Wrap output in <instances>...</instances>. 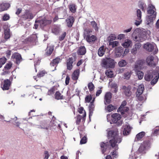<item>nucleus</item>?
I'll return each mask as SVG.
<instances>
[{
    "label": "nucleus",
    "mask_w": 159,
    "mask_h": 159,
    "mask_svg": "<svg viewBox=\"0 0 159 159\" xmlns=\"http://www.w3.org/2000/svg\"><path fill=\"white\" fill-rule=\"evenodd\" d=\"M119 136V132L117 129L110 130L108 132L107 137L109 139V142L105 143L102 142L100 143L101 149L102 154H104L106 152L107 148L111 147L110 141L112 140L113 142H115L116 141V138H118Z\"/></svg>",
    "instance_id": "f257e3e1"
},
{
    "label": "nucleus",
    "mask_w": 159,
    "mask_h": 159,
    "mask_svg": "<svg viewBox=\"0 0 159 159\" xmlns=\"http://www.w3.org/2000/svg\"><path fill=\"white\" fill-rule=\"evenodd\" d=\"M155 75V77L151 82V84L152 85H154L156 83L159 78V72L158 70H147L144 76L145 80L147 81H150Z\"/></svg>",
    "instance_id": "f03ea898"
},
{
    "label": "nucleus",
    "mask_w": 159,
    "mask_h": 159,
    "mask_svg": "<svg viewBox=\"0 0 159 159\" xmlns=\"http://www.w3.org/2000/svg\"><path fill=\"white\" fill-rule=\"evenodd\" d=\"M116 141L115 142H112V140H111L110 143L111 144V147L114 149L111 152V154L113 157H116L118 156L117 150L119 149L118 144L120 143L122 140V138L120 136L118 138H116Z\"/></svg>",
    "instance_id": "7ed1b4c3"
},
{
    "label": "nucleus",
    "mask_w": 159,
    "mask_h": 159,
    "mask_svg": "<svg viewBox=\"0 0 159 159\" xmlns=\"http://www.w3.org/2000/svg\"><path fill=\"white\" fill-rule=\"evenodd\" d=\"M102 66L106 69L114 68L115 62L114 59L111 58H106L102 60Z\"/></svg>",
    "instance_id": "20e7f679"
},
{
    "label": "nucleus",
    "mask_w": 159,
    "mask_h": 159,
    "mask_svg": "<svg viewBox=\"0 0 159 159\" xmlns=\"http://www.w3.org/2000/svg\"><path fill=\"white\" fill-rule=\"evenodd\" d=\"M151 139L149 138L148 139L145 140L142 143L138 149L139 152L142 153L147 149L150 148Z\"/></svg>",
    "instance_id": "39448f33"
},
{
    "label": "nucleus",
    "mask_w": 159,
    "mask_h": 159,
    "mask_svg": "<svg viewBox=\"0 0 159 159\" xmlns=\"http://www.w3.org/2000/svg\"><path fill=\"white\" fill-rule=\"evenodd\" d=\"M143 48L148 52L153 51V54H156L158 51V49L155 44L149 43H147L144 44L143 45Z\"/></svg>",
    "instance_id": "423d86ee"
},
{
    "label": "nucleus",
    "mask_w": 159,
    "mask_h": 159,
    "mask_svg": "<svg viewBox=\"0 0 159 159\" xmlns=\"http://www.w3.org/2000/svg\"><path fill=\"white\" fill-rule=\"evenodd\" d=\"M146 61L148 66L153 68L156 66L158 61L154 59L153 56L151 55L147 57Z\"/></svg>",
    "instance_id": "0eeeda50"
},
{
    "label": "nucleus",
    "mask_w": 159,
    "mask_h": 159,
    "mask_svg": "<svg viewBox=\"0 0 159 159\" xmlns=\"http://www.w3.org/2000/svg\"><path fill=\"white\" fill-rule=\"evenodd\" d=\"M11 83V81L10 80H5L1 84V88L3 90H8L9 89Z\"/></svg>",
    "instance_id": "6e6552de"
},
{
    "label": "nucleus",
    "mask_w": 159,
    "mask_h": 159,
    "mask_svg": "<svg viewBox=\"0 0 159 159\" xmlns=\"http://www.w3.org/2000/svg\"><path fill=\"white\" fill-rule=\"evenodd\" d=\"M34 17V15L28 10H25L24 13L21 16V18L24 20H26L29 19L32 20Z\"/></svg>",
    "instance_id": "1a4fd4ad"
},
{
    "label": "nucleus",
    "mask_w": 159,
    "mask_h": 159,
    "mask_svg": "<svg viewBox=\"0 0 159 159\" xmlns=\"http://www.w3.org/2000/svg\"><path fill=\"white\" fill-rule=\"evenodd\" d=\"M52 22L51 20H48L45 18H44L40 20L35 21V23H38L39 24L40 26L41 27L50 24Z\"/></svg>",
    "instance_id": "9d476101"
},
{
    "label": "nucleus",
    "mask_w": 159,
    "mask_h": 159,
    "mask_svg": "<svg viewBox=\"0 0 159 159\" xmlns=\"http://www.w3.org/2000/svg\"><path fill=\"white\" fill-rule=\"evenodd\" d=\"M11 58L14 60V61L17 64H19L22 61L21 56L17 53H14L11 56Z\"/></svg>",
    "instance_id": "9b49d317"
},
{
    "label": "nucleus",
    "mask_w": 159,
    "mask_h": 159,
    "mask_svg": "<svg viewBox=\"0 0 159 159\" xmlns=\"http://www.w3.org/2000/svg\"><path fill=\"white\" fill-rule=\"evenodd\" d=\"M86 116V112L84 111V114L82 116L80 115H78L76 117V123L77 125H80L81 122V121L82 120V122L84 124Z\"/></svg>",
    "instance_id": "f8f14e48"
},
{
    "label": "nucleus",
    "mask_w": 159,
    "mask_h": 159,
    "mask_svg": "<svg viewBox=\"0 0 159 159\" xmlns=\"http://www.w3.org/2000/svg\"><path fill=\"white\" fill-rule=\"evenodd\" d=\"M112 94L111 93L108 92L106 93L104 98V103L105 105L109 104L111 102Z\"/></svg>",
    "instance_id": "ddd939ff"
},
{
    "label": "nucleus",
    "mask_w": 159,
    "mask_h": 159,
    "mask_svg": "<svg viewBox=\"0 0 159 159\" xmlns=\"http://www.w3.org/2000/svg\"><path fill=\"white\" fill-rule=\"evenodd\" d=\"M75 61L74 58L73 57H70L66 60L67 69L69 70L72 69L73 67V64Z\"/></svg>",
    "instance_id": "4468645a"
},
{
    "label": "nucleus",
    "mask_w": 159,
    "mask_h": 159,
    "mask_svg": "<svg viewBox=\"0 0 159 159\" xmlns=\"http://www.w3.org/2000/svg\"><path fill=\"white\" fill-rule=\"evenodd\" d=\"M75 18L73 16H69L66 20L67 26L69 28L72 27L75 22Z\"/></svg>",
    "instance_id": "2eb2a0df"
},
{
    "label": "nucleus",
    "mask_w": 159,
    "mask_h": 159,
    "mask_svg": "<svg viewBox=\"0 0 159 159\" xmlns=\"http://www.w3.org/2000/svg\"><path fill=\"white\" fill-rule=\"evenodd\" d=\"M121 118V116L118 113H114L111 115V120L113 123H117Z\"/></svg>",
    "instance_id": "dca6fc26"
},
{
    "label": "nucleus",
    "mask_w": 159,
    "mask_h": 159,
    "mask_svg": "<svg viewBox=\"0 0 159 159\" xmlns=\"http://www.w3.org/2000/svg\"><path fill=\"white\" fill-rule=\"evenodd\" d=\"M37 39V36L35 34L31 35L30 37L25 39L23 42L25 43L35 41Z\"/></svg>",
    "instance_id": "f3484780"
},
{
    "label": "nucleus",
    "mask_w": 159,
    "mask_h": 159,
    "mask_svg": "<svg viewBox=\"0 0 159 159\" xmlns=\"http://www.w3.org/2000/svg\"><path fill=\"white\" fill-rule=\"evenodd\" d=\"M11 5L9 3H2L0 4V12L7 11L10 7Z\"/></svg>",
    "instance_id": "a211bd4d"
},
{
    "label": "nucleus",
    "mask_w": 159,
    "mask_h": 159,
    "mask_svg": "<svg viewBox=\"0 0 159 159\" xmlns=\"http://www.w3.org/2000/svg\"><path fill=\"white\" fill-rule=\"evenodd\" d=\"M80 73L79 69H76L74 71L71 75L72 79L74 80H77L79 78Z\"/></svg>",
    "instance_id": "6ab92c4d"
},
{
    "label": "nucleus",
    "mask_w": 159,
    "mask_h": 159,
    "mask_svg": "<svg viewBox=\"0 0 159 159\" xmlns=\"http://www.w3.org/2000/svg\"><path fill=\"white\" fill-rule=\"evenodd\" d=\"M123 51L124 49L122 47H119L116 48L115 50V53L116 57H118L121 56Z\"/></svg>",
    "instance_id": "aec40b11"
},
{
    "label": "nucleus",
    "mask_w": 159,
    "mask_h": 159,
    "mask_svg": "<svg viewBox=\"0 0 159 159\" xmlns=\"http://www.w3.org/2000/svg\"><path fill=\"white\" fill-rule=\"evenodd\" d=\"M156 9L155 7L152 5L151 4L149 5L147 10V13L148 14L150 15L154 14L155 13Z\"/></svg>",
    "instance_id": "412c9836"
},
{
    "label": "nucleus",
    "mask_w": 159,
    "mask_h": 159,
    "mask_svg": "<svg viewBox=\"0 0 159 159\" xmlns=\"http://www.w3.org/2000/svg\"><path fill=\"white\" fill-rule=\"evenodd\" d=\"M141 46V44L139 43L135 44L133 48L131 50V53L133 54H136L137 52V50L140 48Z\"/></svg>",
    "instance_id": "4be33fe9"
},
{
    "label": "nucleus",
    "mask_w": 159,
    "mask_h": 159,
    "mask_svg": "<svg viewBox=\"0 0 159 159\" xmlns=\"http://www.w3.org/2000/svg\"><path fill=\"white\" fill-rule=\"evenodd\" d=\"M157 13L156 12L154 14L150 15L147 16V21L148 24H149L151 22H153V20L155 18L156 16Z\"/></svg>",
    "instance_id": "5701e85b"
},
{
    "label": "nucleus",
    "mask_w": 159,
    "mask_h": 159,
    "mask_svg": "<svg viewBox=\"0 0 159 159\" xmlns=\"http://www.w3.org/2000/svg\"><path fill=\"white\" fill-rule=\"evenodd\" d=\"M145 63V61L143 59H139L136 61L135 64V68H137L139 67H141Z\"/></svg>",
    "instance_id": "b1692460"
},
{
    "label": "nucleus",
    "mask_w": 159,
    "mask_h": 159,
    "mask_svg": "<svg viewBox=\"0 0 159 159\" xmlns=\"http://www.w3.org/2000/svg\"><path fill=\"white\" fill-rule=\"evenodd\" d=\"M131 129L129 125H126L124 126V130L123 131V134L125 135H127L129 134Z\"/></svg>",
    "instance_id": "393cba45"
},
{
    "label": "nucleus",
    "mask_w": 159,
    "mask_h": 159,
    "mask_svg": "<svg viewBox=\"0 0 159 159\" xmlns=\"http://www.w3.org/2000/svg\"><path fill=\"white\" fill-rule=\"evenodd\" d=\"M54 98L55 99L59 100H62L64 99V97L59 91H57L54 94Z\"/></svg>",
    "instance_id": "a878e982"
},
{
    "label": "nucleus",
    "mask_w": 159,
    "mask_h": 159,
    "mask_svg": "<svg viewBox=\"0 0 159 159\" xmlns=\"http://www.w3.org/2000/svg\"><path fill=\"white\" fill-rule=\"evenodd\" d=\"M61 61V59L59 57H57L53 59L52 61L50 63V65L51 66H57L58 63Z\"/></svg>",
    "instance_id": "bb28decb"
},
{
    "label": "nucleus",
    "mask_w": 159,
    "mask_h": 159,
    "mask_svg": "<svg viewBox=\"0 0 159 159\" xmlns=\"http://www.w3.org/2000/svg\"><path fill=\"white\" fill-rule=\"evenodd\" d=\"M117 107L116 106L110 104L105 107V109L108 112H111L114 110L116 109Z\"/></svg>",
    "instance_id": "cd10ccee"
},
{
    "label": "nucleus",
    "mask_w": 159,
    "mask_h": 159,
    "mask_svg": "<svg viewBox=\"0 0 159 159\" xmlns=\"http://www.w3.org/2000/svg\"><path fill=\"white\" fill-rule=\"evenodd\" d=\"M86 49L84 46H82L80 47L78 51V54L79 55H83L86 52Z\"/></svg>",
    "instance_id": "c85d7f7f"
},
{
    "label": "nucleus",
    "mask_w": 159,
    "mask_h": 159,
    "mask_svg": "<svg viewBox=\"0 0 159 159\" xmlns=\"http://www.w3.org/2000/svg\"><path fill=\"white\" fill-rule=\"evenodd\" d=\"M96 37L93 35L90 36L89 35H88L86 36V40L89 43L93 42L96 40Z\"/></svg>",
    "instance_id": "c756f323"
},
{
    "label": "nucleus",
    "mask_w": 159,
    "mask_h": 159,
    "mask_svg": "<svg viewBox=\"0 0 159 159\" xmlns=\"http://www.w3.org/2000/svg\"><path fill=\"white\" fill-rule=\"evenodd\" d=\"M54 49V48L52 46L48 47L46 50L45 55L47 56H50L52 53Z\"/></svg>",
    "instance_id": "7c9ffc66"
},
{
    "label": "nucleus",
    "mask_w": 159,
    "mask_h": 159,
    "mask_svg": "<svg viewBox=\"0 0 159 159\" xmlns=\"http://www.w3.org/2000/svg\"><path fill=\"white\" fill-rule=\"evenodd\" d=\"M145 132L143 131L139 133L136 135L135 139H136L137 141H138L142 140V138L145 136Z\"/></svg>",
    "instance_id": "2f4dec72"
},
{
    "label": "nucleus",
    "mask_w": 159,
    "mask_h": 159,
    "mask_svg": "<svg viewBox=\"0 0 159 159\" xmlns=\"http://www.w3.org/2000/svg\"><path fill=\"white\" fill-rule=\"evenodd\" d=\"M122 89L125 90V95L127 97H129L131 94V92L130 91V89L125 86H123L122 87Z\"/></svg>",
    "instance_id": "473e14b6"
},
{
    "label": "nucleus",
    "mask_w": 159,
    "mask_h": 159,
    "mask_svg": "<svg viewBox=\"0 0 159 159\" xmlns=\"http://www.w3.org/2000/svg\"><path fill=\"white\" fill-rule=\"evenodd\" d=\"M131 41L129 39H126L125 40V42L122 44V45L124 48H127L131 46Z\"/></svg>",
    "instance_id": "72a5a7b5"
},
{
    "label": "nucleus",
    "mask_w": 159,
    "mask_h": 159,
    "mask_svg": "<svg viewBox=\"0 0 159 159\" xmlns=\"http://www.w3.org/2000/svg\"><path fill=\"white\" fill-rule=\"evenodd\" d=\"M144 89V86L143 84H141L139 85L137 89V93L139 95H141L143 93Z\"/></svg>",
    "instance_id": "f704fd0d"
},
{
    "label": "nucleus",
    "mask_w": 159,
    "mask_h": 159,
    "mask_svg": "<svg viewBox=\"0 0 159 159\" xmlns=\"http://www.w3.org/2000/svg\"><path fill=\"white\" fill-rule=\"evenodd\" d=\"M4 39H9L10 37V30L9 28H7L4 32Z\"/></svg>",
    "instance_id": "c9c22d12"
},
{
    "label": "nucleus",
    "mask_w": 159,
    "mask_h": 159,
    "mask_svg": "<svg viewBox=\"0 0 159 159\" xmlns=\"http://www.w3.org/2000/svg\"><path fill=\"white\" fill-rule=\"evenodd\" d=\"M46 74L47 72L45 70H41L38 73L37 76L38 78H41L44 76Z\"/></svg>",
    "instance_id": "e433bc0d"
},
{
    "label": "nucleus",
    "mask_w": 159,
    "mask_h": 159,
    "mask_svg": "<svg viewBox=\"0 0 159 159\" xmlns=\"http://www.w3.org/2000/svg\"><path fill=\"white\" fill-rule=\"evenodd\" d=\"M104 47L102 46L99 48L98 51V54L99 56L102 57L104 55Z\"/></svg>",
    "instance_id": "4c0bfd02"
},
{
    "label": "nucleus",
    "mask_w": 159,
    "mask_h": 159,
    "mask_svg": "<svg viewBox=\"0 0 159 159\" xmlns=\"http://www.w3.org/2000/svg\"><path fill=\"white\" fill-rule=\"evenodd\" d=\"M129 110L128 107H122V108L119 110V108L117 109V112H120L122 114H124L125 112H127Z\"/></svg>",
    "instance_id": "58836bf2"
},
{
    "label": "nucleus",
    "mask_w": 159,
    "mask_h": 159,
    "mask_svg": "<svg viewBox=\"0 0 159 159\" xmlns=\"http://www.w3.org/2000/svg\"><path fill=\"white\" fill-rule=\"evenodd\" d=\"M40 127L41 128L45 129L47 130H48L49 128V126H48L47 122L46 121L42 122Z\"/></svg>",
    "instance_id": "ea45409f"
},
{
    "label": "nucleus",
    "mask_w": 159,
    "mask_h": 159,
    "mask_svg": "<svg viewBox=\"0 0 159 159\" xmlns=\"http://www.w3.org/2000/svg\"><path fill=\"white\" fill-rule=\"evenodd\" d=\"M88 87L90 92L91 93H92V92L94 91L95 89V87L94 84L92 82H89L88 84Z\"/></svg>",
    "instance_id": "a19ab883"
},
{
    "label": "nucleus",
    "mask_w": 159,
    "mask_h": 159,
    "mask_svg": "<svg viewBox=\"0 0 159 159\" xmlns=\"http://www.w3.org/2000/svg\"><path fill=\"white\" fill-rule=\"evenodd\" d=\"M105 74L109 78H112L113 76V73L112 71L110 70H107Z\"/></svg>",
    "instance_id": "79ce46f5"
},
{
    "label": "nucleus",
    "mask_w": 159,
    "mask_h": 159,
    "mask_svg": "<svg viewBox=\"0 0 159 159\" xmlns=\"http://www.w3.org/2000/svg\"><path fill=\"white\" fill-rule=\"evenodd\" d=\"M158 133H159V126H158L153 129L152 135L153 136L157 135Z\"/></svg>",
    "instance_id": "37998d69"
},
{
    "label": "nucleus",
    "mask_w": 159,
    "mask_h": 159,
    "mask_svg": "<svg viewBox=\"0 0 159 159\" xmlns=\"http://www.w3.org/2000/svg\"><path fill=\"white\" fill-rule=\"evenodd\" d=\"M70 11L73 13H75L76 11V8L75 5L74 4H72L69 6Z\"/></svg>",
    "instance_id": "c03bdc74"
},
{
    "label": "nucleus",
    "mask_w": 159,
    "mask_h": 159,
    "mask_svg": "<svg viewBox=\"0 0 159 159\" xmlns=\"http://www.w3.org/2000/svg\"><path fill=\"white\" fill-rule=\"evenodd\" d=\"M136 73L139 80H140L142 79L144 75V74L143 72L138 70L136 71Z\"/></svg>",
    "instance_id": "a18cd8bd"
},
{
    "label": "nucleus",
    "mask_w": 159,
    "mask_h": 159,
    "mask_svg": "<svg viewBox=\"0 0 159 159\" xmlns=\"http://www.w3.org/2000/svg\"><path fill=\"white\" fill-rule=\"evenodd\" d=\"M131 74L132 72L131 71L125 72L124 75V78L127 79H129L130 78Z\"/></svg>",
    "instance_id": "49530a36"
},
{
    "label": "nucleus",
    "mask_w": 159,
    "mask_h": 159,
    "mask_svg": "<svg viewBox=\"0 0 159 159\" xmlns=\"http://www.w3.org/2000/svg\"><path fill=\"white\" fill-rule=\"evenodd\" d=\"M142 12L140 9H138L136 11V19H141Z\"/></svg>",
    "instance_id": "de8ad7c7"
},
{
    "label": "nucleus",
    "mask_w": 159,
    "mask_h": 159,
    "mask_svg": "<svg viewBox=\"0 0 159 159\" xmlns=\"http://www.w3.org/2000/svg\"><path fill=\"white\" fill-rule=\"evenodd\" d=\"M119 43L117 41L110 42L109 45H111L112 48H114L119 45Z\"/></svg>",
    "instance_id": "09e8293b"
},
{
    "label": "nucleus",
    "mask_w": 159,
    "mask_h": 159,
    "mask_svg": "<svg viewBox=\"0 0 159 159\" xmlns=\"http://www.w3.org/2000/svg\"><path fill=\"white\" fill-rule=\"evenodd\" d=\"M127 64V62L125 60H122L118 62V65L120 66L123 67L126 66Z\"/></svg>",
    "instance_id": "8fccbe9b"
},
{
    "label": "nucleus",
    "mask_w": 159,
    "mask_h": 159,
    "mask_svg": "<svg viewBox=\"0 0 159 159\" xmlns=\"http://www.w3.org/2000/svg\"><path fill=\"white\" fill-rule=\"evenodd\" d=\"M12 64L11 62H9L7 63L4 67L5 70H8L11 68L12 66Z\"/></svg>",
    "instance_id": "3c124183"
},
{
    "label": "nucleus",
    "mask_w": 159,
    "mask_h": 159,
    "mask_svg": "<svg viewBox=\"0 0 159 159\" xmlns=\"http://www.w3.org/2000/svg\"><path fill=\"white\" fill-rule=\"evenodd\" d=\"M116 38V37L115 34H111L109 36L108 39L110 42H111V41L115 40Z\"/></svg>",
    "instance_id": "603ef678"
},
{
    "label": "nucleus",
    "mask_w": 159,
    "mask_h": 159,
    "mask_svg": "<svg viewBox=\"0 0 159 159\" xmlns=\"http://www.w3.org/2000/svg\"><path fill=\"white\" fill-rule=\"evenodd\" d=\"M91 24L93 27L94 28L95 30H98V28L97 26V24L95 21H92L91 22Z\"/></svg>",
    "instance_id": "864d4df0"
},
{
    "label": "nucleus",
    "mask_w": 159,
    "mask_h": 159,
    "mask_svg": "<svg viewBox=\"0 0 159 159\" xmlns=\"http://www.w3.org/2000/svg\"><path fill=\"white\" fill-rule=\"evenodd\" d=\"M10 18V16L7 14H5L2 17V20L3 21H7Z\"/></svg>",
    "instance_id": "5fc2aeb1"
},
{
    "label": "nucleus",
    "mask_w": 159,
    "mask_h": 159,
    "mask_svg": "<svg viewBox=\"0 0 159 159\" xmlns=\"http://www.w3.org/2000/svg\"><path fill=\"white\" fill-rule=\"evenodd\" d=\"M92 98V97L91 95L87 96L85 98V102L88 103L90 102Z\"/></svg>",
    "instance_id": "6e6d98bb"
},
{
    "label": "nucleus",
    "mask_w": 159,
    "mask_h": 159,
    "mask_svg": "<svg viewBox=\"0 0 159 159\" xmlns=\"http://www.w3.org/2000/svg\"><path fill=\"white\" fill-rule=\"evenodd\" d=\"M94 105L93 104V102H91L89 106V111H93L94 108Z\"/></svg>",
    "instance_id": "4d7b16f0"
},
{
    "label": "nucleus",
    "mask_w": 159,
    "mask_h": 159,
    "mask_svg": "<svg viewBox=\"0 0 159 159\" xmlns=\"http://www.w3.org/2000/svg\"><path fill=\"white\" fill-rule=\"evenodd\" d=\"M66 35V32H64L62 34H61L59 37V39L60 41L63 40L65 38Z\"/></svg>",
    "instance_id": "13d9d810"
},
{
    "label": "nucleus",
    "mask_w": 159,
    "mask_h": 159,
    "mask_svg": "<svg viewBox=\"0 0 159 159\" xmlns=\"http://www.w3.org/2000/svg\"><path fill=\"white\" fill-rule=\"evenodd\" d=\"M7 61V59L5 57H3L0 58V63L2 65H4Z\"/></svg>",
    "instance_id": "bf43d9fd"
},
{
    "label": "nucleus",
    "mask_w": 159,
    "mask_h": 159,
    "mask_svg": "<svg viewBox=\"0 0 159 159\" xmlns=\"http://www.w3.org/2000/svg\"><path fill=\"white\" fill-rule=\"evenodd\" d=\"M87 142V138L85 136H84L81 139L80 141L81 144H84Z\"/></svg>",
    "instance_id": "052dcab7"
},
{
    "label": "nucleus",
    "mask_w": 159,
    "mask_h": 159,
    "mask_svg": "<svg viewBox=\"0 0 159 159\" xmlns=\"http://www.w3.org/2000/svg\"><path fill=\"white\" fill-rule=\"evenodd\" d=\"M136 96L138 97V100L140 101H142L144 100L143 97L141 95L136 93Z\"/></svg>",
    "instance_id": "680f3d73"
},
{
    "label": "nucleus",
    "mask_w": 159,
    "mask_h": 159,
    "mask_svg": "<svg viewBox=\"0 0 159 159\" xmlns=\"http://www.w3.org/2000/svg\"><path fill=\"white\" fill-rule=\"evenodd\" d=\"M126 104H127V102H126V101L125 100L123 101L122 102L121 104L120 105V106L119 108V110H120V109H121L122 108V107H125V106L126 105Z\"/></svg>",
    "instance_id": "e2e57ef3"
},
{
    "label": "nucleus",
    "mask_w": 159,
    "mask_h": 159,
    "mask_svg": "<svg viewBox=\"0 0 159 159\" xmlns=\"http://www.w3.org/2000/svg\"><path fill=\"white\" fill-rule=\"evenodd\" d=\"M78 112L80 114H82L83 113H84V111H85L84 110V108L83 107H80L78 108Z\"/></svg>",
    "instance_id": "0e129e2a"
},
{
    "label": "nucleus",
    "mask_w": 159,
    "mask_h": 159,
    "mask_svg": "<svg viewBox=\"0 0 159 159\" xmlns=\"http://www.w3.org/2000/svg\"><path fill=\"white\" fill-rule=\"evenodd\" d=\"M6 54L7 57L9 58L11 54V51L9 50H7L6 52Z\"/></svg>",
    "instance_id": "69168bd1"
},
{
    "label": "nucleus",
    "mask_w": 159,
    "mask_h": 159,
    "mask_svg": "<svg viewBox=\"0 0 159 159\" xmlns=\"http://www.w3.org/2000/svg\"><path fill=\"white\" fill-rule=\"evenodd\" d=\"M142 20L141 19L140 20H135V24L137 25L138 26L142 22Z\"/></svg>",
    "instance_id": "338daca9"
},
{
    "label": "nucleus",
    "mask_w": 159,
    "mask_h": 159,
    "mask_svg": "<svg viewBox=\"0 0 159 159\" xmlns=\"http://www.w3.org/2000/svg\"><path fill=\"white\" fill-rule=\"evenodd\" d=\"M44 154L45 157L44 158V159H48L49 157V154L48 152L47 151H45L44 152Z\"/></svg>",
    "instance_id": "774afa93"
}]
</instances>
